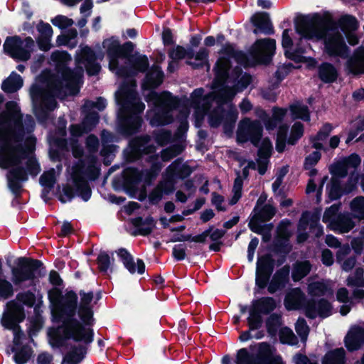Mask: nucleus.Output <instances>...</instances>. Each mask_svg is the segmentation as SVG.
I'll list each match as a JSON object with an SVG mask.
<instances>
[{
	"mask_svg": "<svg viewBox=\"0 0 364 364\" xmlns=\"http://www.w3.org/2000/svg\"><path fill=\"white\" fill-rule=\"evenodd\" d=\"M220 56L214 67L215 80L213 82V92L204 95L203 88L196 89L190 100H178L169 92L157 93L150 90L159 86L163 80L164 74L161 68L153 65L146 74L142 87L146 102L151 109L146 117L153 127L168 124L173 121V112H178L180 126L178 134L188 130L187 117L189 110L187 106L194 109L195 126L200 127L206 114L210 127H218L223 124L225 132H231L238 118V112L231 103L238 92L247 87L252 77L242 73L240 67L230 68L232 59H237L240 54L232 45L227 43L220 50Z\"/></svg>",
	"mask_w": 364,
	"mask_h": 364,
	"instance_id": "obj_1",
	"label": "nucleus"
},
{
	"mask_svg": "<svg viewBox=\"0 0 364 364\" xmlns=\"http://www.w3.org/2000/svg\"><path fill=\"white\" fill-rule=\"evenodd\" d=\"M80 301L77 307V295L73 291L63 294L57 288L48 291L53 316L62 324L50 337L53 347L64 348L66 351L62 364H78L85 358L83 344L93 341V331L90 326L93 321V292H79Z\"/></svg>",
	"mask_w": 364,
	"mask_h": 364,
	"instance_id": "obj_2",
	"label": "nucleus"
},
{
	"mask_svg": "<svg viewBox=\"0 0 364 364\" xmlns=\"http://www.w3.org/2000/svg\"><path fill=\"white\" fill-rule=\"evenodd\" d=\"M50 60L55 66L56 76L52 77L46 85L35 83L30 89L34 113L41 122H45L48 112L57 107L55 97L63 99L76 95L82 82L83 68L69 70L67 65L72 58L67 52H53Z\"/></svg>",
	"mask_w": 364,
	"mask_h": 364,
	"instance_id": "obj_3",
	"label": "nucleus"
},
{
	"mask_svg": "<svg viewBox=\"0 0 364 364\" xmlns=\"http://www.w3.org/2000/svg\"><path fill=\"white\" fill-rule=\"evenodd\" d=\"M296 31L301 36L296 46L293 44L289 29H285L282 33V46L284 54L289 59L295 62H307L309 68L316 66L315 59H307L302 55L308 48L303 45L304 40L313 42L322 41L323 51L330 57L346 58L348 55V47L346 43L342 31L337 26H330L323 22L304 19L296 25Z\"/></svg>",
	"mask_w": 364,
	"mask_h": 364,
	"instance_id": "obj_4",
	"label": "nucleus"
},
{
	"mask_svg": "<svg viewBox=\"0 0 364 364\" xmlns=\"http://www.w3.org/2000/svg\"><path fill=\"white\" fill-rule=\"evenodd\" d=\"M135 90V82L129 79L115 93L119 105L118 118L127 134H132L139 129L142 122L140 114L145 109V105L137 97Z\"/></svg>",
	"mask_w": 364,
	"mask_h": 364,
	"instance_id": "obj_5",
	"label": "nucleus"
},
{
	"mask_svg": "<svg viewBox=\"0 0 364 364\" xmlns=\"http://www.w3.org/2000/svg\"><path fill=\"white\" fill-rule=\"evenodd\" d=\"M86 145L90 154L80 160V164L73 167L71 173L77 196L84 201H87L92 195V191L84 178L95 181L100 175V166L97 158L93 154L98 148V139L90 135L86 139Z\"/></svg>",
	"mask_w": 364,
	"mask_h": 364,
	"instance_id": "obj_6",
	"label": "nucleus"
},
{
	"mask_svg": "<svg viewBox=\"0 0 364 364\" xmlns=\"http://www.w3.org/2000/svg\"><path fill=\"white\" fill-rule=\"evenodd\" d=\"M150 140L149 136H144L132 140L129 144L131 152L135 155L132 160L137 159L140 155H149L146 160L150 162L151 168L147 173L146 181L151 180L156 176L162 168L161 161H168L180 154L184 149L183 142L180 141L164 149L159 156L158 154H152L155 153L156 147L149 145Z\"/></svg>",
	"mask_w": 364,
	"mask_h": 364,
	"instance_id": "obj_7",
	"label": "nucleus"
},
{
	"mask_svg": "<svg viewBox=\"0 0 364 364\" xmlns=\"http://www.w3.org/2000/svg\"><path fill=\"white\" fill-rule=\"evenodd\" d=\"M284 306L288 310L304 308L306 316L310 318H315L317 316L326 318L332 314V306L325 299L306 302L305 294L299 288L292 289L287 294Z\"/></svg>",
	"mask_w": 364,
	"mask_h": 364,
	"instance_id": "obj_8",
	"label": "nucleus"
},
{
	"mask_svg": "<svg viewBox=\"0 0 364 364\" xmlns=\"http://www.w3.org/2000/svg\"><path fill=\"white\" fill-rule=\"evenodd\" d=\"M107 105L106 100L99 97L95 102L87 100L82 107V112L85 117L81 125H72L70 127L71 140L74 143L71 145L73 154L75 158H80L82 156V149L76 142L75 139L80 136L82 134L88 132L94 128L99 122V114L92 111L97 109L98 111L103 110Z\"/></svg>",
	"mask_w": 364,
	"mask_h": 364,
	"instance_id": "obj_9",
	"label": "nucleus"
},
{
	"mask_svg": "<svg viewBox=\"0 0 364 364\" xmlns=\"http://www.w3.org/2000/svg\"><path fill=\"white\" fill-rule=\"evenodd\" d=\"M193 169L180 159L173 161L166 170L163 181L151 193L150 200L153 203L159 201L164 194L168 195L174 190V180L184 178L191 175Z\"/></svg>",
	"mask_w": 364,
	"mask_h": 364,
	"instance_id": "obj_10",
	"label": "nucleus"
},
{
	"mask_svg": "<svg viewBox=\"0 0 364 364\" xmlns=\"http://www.w3.org/2000/svg\"><path fill=\"white\" fill-rule=\"evenodd\" d=\"M16 266L11 267V281L16 286H20L28 282L29 286H33L39 278L45 275L41 262L19 257L16 262Z\"/></svg>",
	"mask_w": 364,
	"mask_h": 364,
	"instance_id": "obj_11",
	"label": "nucleus"
},
{
	"mask_svg": "<svg viewBox=\"0 0 364 364\" xmlns=\"http://www.w3.org/2000/svg\"><path fill=\"white\" fill-rule=\"evenodd\" d=\"M287 113V109L274 107L272 109V117H268L267 113L262 110L257 111V115L263 121L265 128L270 132L278 128L276 139V149L278 152L284 150L289 127L284 123Z\"/></svg>",
	"mask_w": 364,
	"mask_h": 364,
	"instance_id": "obj_12",
	"label": "nucleus"
},
{
	"mask_svg": "<svg viewBox=\"0 0 364 364\" xmlns=\"http://www.w3.org/2000/svg\"><path fill=\"white\" fill-rule=\"evenodd\" d=\"M264 200L260 197L252 211V216L249 222L248 226L250 230L257 234L263 235V240L267 241L270 237V231L272 225H262V223L268 221L275 215V208L271 205H262Z\"/></svg>",
	"mask_w": 364,
	"mask_h": 364,
	"instance_id": "obj_13",
	"label": "nucleus"
},
{
	"mask_svg": "<svg viewBox=\"0 0 364 364\" xmlns=\"http://www.w3.org/2000/svg\"><path fill=\"white\" fill-rule=\"evenodd\" d=\"M340 208V204H333L328 208L323 213L322 220L331 230L347 233L355 226V223L350 213H339Z\"/></svg>",
	"mask_w": 364,
	"mask_h": 364,
	"instance_id": "obj_14",
	"label": "nucleus"
},
{
	"mask_svg": "<svg viewBox=\"0 0 364 364\" xmlns=\"http://www.w3.org/2000/svg\"><path fill=\"white\" fill-rule=\"evenodd\" d=\"M35 48L31 37L21 39L19 36L9 37L4 44V51L16 60L26 61Z\"/></svg>",
	"mask_w": 364,
	"mask_h": 364,
	"instance_id": "obj_15",
	"label": "nucleus"
},
{
	"mask_svg": "<svg viewBox=\"0 0 364 364\" xmlns=\"http://www.w3.org/2000/svg\"><path fill=\"white\" fill-rule=\"evenodd\" d=\"M131 42L126 43L121 46L119 40L116 37H110L105 39L102 42V47L106 50L109 59V69L115 75H119L122 72V68L119 67L122 60L127 59L126 54L127 51L124 50V46H132Z\"/></svg>",
	"mask_w": 364,
	"mask_h": 364,
	"instance_id": "obj_16",
	"label": "nucleus"
},
{
	"mask_svg": "<svg viewBox=\"0 0 364 364\" xmlns=\"http://www.w3.org/2000/svg\"><path fill=\"white\" fill-rule=\"evenodd\" d=\"M263 128L258 120L245 118L241 120L237 131V139L240 143L250 141L255 146H259L262 135Z\"/></svg>",
	"mask_w": 364,
	"mask_h": 364,
	"instance_id": "obj_17",
	"label": "nucleus"
},
{
	"mask_svg": "<svg viewBox=\"0 0 364 364\" xmlns=\"http://www.w3.org/2000/svg\"><path fill=\"white\" fill-rule=\"evenodd\" d=\"M127 59L122 60L119 67L122 68V72L119 75H116L118 77L129 78L139 72H145L149 67V60L145 55L135 53L130 55L129 52L126 54Z\"/></svg>",
	"mask_w": 364,
	"mask_h": 364,
	"instance_id": "obj_18",
	"label": "nucleus"
},
{
	"mask_svg": "<svg viewBox=\"0 0 364 364\" xmlns=\"http://www.w3.org/2000/svg\"><path fill=\"white\" fill-rule=\"evenodd\" d=\"M360 163L361 159L357 154H352L334 162L329 168L332 179L338 181V178L346 177L351 168L353 171L350 173L354 171L358 173L356 169Z\"/></svg>",
	"mask_w": 364,
	"mask_h": 364,
	"instance_id": "obj_19",
	"label": "nucleus"
},
{
	"mask_svg": "<svg viewBox=\"0 0 364 364\" xmlns=\"http://www.w3.org/2000/svg\"><path fill=\"white\" fill-rule=\"evenodd\" d=\"M272 151V144L270 140L267 138L264 139L259 146L257 161H249L243 169V174L247 176V168L257 169L259 174H264L267 169L269 159L271 156Z\"/></svg>",
	"mask_w": 364,
	"mask_h": 364,
	"instance_id": "obj_20",
	"label": "nucleus"
},
{
	"mask_svg": "<svg viewBox=\"0 0 364 364\" xmlns=\"http://www.w3.org/2000/svg\"><path fill=\"white\" fill-rule=\"evenodd\" d=\"M276 48L274 39L265 38L257 41L252 47L251 54L258 63H267Z\"/></svg>",
	"mask_w": 364,
	"mask_h": 364,
	"instance_id": "obj_21",
	"label": "nucleus"
},
{
	"mask_svg": "<svg viewBox=\"0 0 364 364\" xmlns=\"http://www.w3.org/2000/svg\"><path fill=\"white\" fill-rule=\"evenodd\" d=\"M21 332L14 331L12 346L7 350L8 353H14L13 359L16 364L26 363L32 356L33 351L28 345H23L21 342Z\"/></svg>",
	"mask_w": 364,
	"mask_h": 364,
	"instance_id": "obj_22",
	"label": "nucleus"
},
{
	"mask_svg": "<svg viewBox=\"0 0 364 364\" xmlns=\"http://www.w3.org/2000/svg\"><path fill=\"white\" fill-rule=\"evenodd\" d=\"M359 181L358 173H350L348 181L343 186H340L338 181L331 179V184L328 189V197L331 200L339 198L343 194L352 192L355 188Z\"/></svg>",
	"mask_w": 364,
	"mask_h": 364,
	"instance_id": "obj_23",
	"label": "nucleus"
},
{
	"mask_svg": "<svg viewBox=\"0 0 364 364\" xmlns=\"http://www.w3.org/2000/svg\"><path fill=\"white\" fill-rule=\"evenodd\" d=\"M321 211L316 210L313 213L305 212L302 214L299 223V229L306 230L309 225V228L314 233L316 237H319L323 233V226L319 224Z\"/></svg>",
	"mask_w": 364,
	"mask_h": 364,
	"instance_id": "obj_24",
	"label": "nucleus"
},
{
	"mask_svg": "<svg viewBox=\"0 0 364 364\" xmlns=\"http://www.w3.org/2000/svg\"><path fill=\"white\" fill-rule=\"evenodd\" d=\"M96 57L92 50L85 46L81 48L80 55L77 59L78 65H83L89 75H97L100 70V65L96 63Z\"/></svg>",
	"mask_w": 364,
	"mask_h": 364,
	"instance_id": "obj_25",
	"label": "nucleus"
},
{
	"mask_svg": "<svg viewBox=\"0 0 364 364\" xmlns=\"http://www.w3.org/2000/svg\"><path fill=\"white\" fill-rule=\"evenodd\" d=\"M307 291L312 297L333 296V283L330 280L314 281L312 278H309Z\"/></svg>",
	"mask_w": 364,
	"mask_h": 364,
	"instance_id": "obj_26",
	"label": "nucleus"
},
{
	"mask_svg": "<svg viewBox=\"0 0 364 364\" xmlns=\"http://www.w3.org/2000/svg\"><path fill=\"white\" fill-rule=\"evenodd\" d=\"M117 253L124 267L130 274H133L138 273L139 274H142L144 272L145 264L141 259H138L136 260V264H135L132 255L124 248L119 249Z\"/></svg>",
	"mask_w": 364,
	"mask_h": 364,
	"instance_id": "obj_27",
	"label": "nucleus"
},
{
	"mask_svg": "<svg viewBox=\"0 0 364 364\" xmlns=\"http://www.w3.org/2000/svg\"><path fill=\"white\" fill-rule=\"evenodd\" d=\"M7 311L3 314L1 323L8 328L13 329L14 331L17 330L14 328L16 321L18 319L19 316L22 315V308L15 301H9L7 305ZM18 332H19L18 331Z\"/></svg>",
	"mask_w": 364,
	"mask_h": 364,
	"instance_id": "obj_28",
	"label": "nucleus"
},
{
	"mask_svg": "<svg viewBox=\"0 0 364 364\" xmlns=\"http://www.w3.org/2000/svg\"><path fill=\"white\" fill-rule=\"evenodd\" d=\"M289 280V267L285 265L278 269L270 280L267 289L270 294H273L278 290L285 287Z\"/></svg>",
	"mask_w": 364,
	"mask_h": 364,
	"instance_id": "obj_29",
	"label": "nucleus"
},
{
	"mask_svg": "<svg viewBox=\"0 0 364 364\" xmlns=\"http://www.w3.org/2000/svg\"><path fill=\"white\" fill-rule=\"evenodd\" d=\"M251 22L255 27L253 32L255 34L263 33L264 34L273 33V27L268 14L264 12L255 13L251 17Z\"/></svg>",
	"mask_w": 364,
	"mask_h": 364,
	"instance_id": "obj_30",
	"label": "nucleus"
},
{
	"mask_svg": "<svg viewBox=\"0 0 364 364\" xmlns=\"http://www.w3.org/2000/svg\"><path fill=\"white\" fill-rule=\"evenodd\" d=\"M346 69L352 74L364 73V48H358L346 64Z\"/></svg>",
	"mask_w": 364,
	"mask_h": 364,
	"instance_id": "obj_31",
	"label": "nucleus"
},
{
	"mask_svg": "<svg viewBox=\"0 0 364 364\" xmlns=\"http://www.w3.org/2000/svg\"><path fill=\"white\" fill-rule=\"evenodd\" d=\"M362 343H364V328H351L345 338L346 348L349 350H355L358 349Z\"/></svg>",
	"mask_w": 364,
	"mask_h": 364,
	"instance_id": "obj_32",
	"label": "nucleus"
},
{
	"mask_svg": "<svg viewBox=\"0 0 364 364\" xmlns=\"http://www.w3.org/2000/svg\"><path fill=\"white\" fill-rule=\"evenodd\" d=\"M275 348L266 342H262L257 345V353L255 355L257 364H271L275 354Z\"/></svg>",
	"mask_w": 364,
	"mask_h": 364,
	"instance_id": "obj_33",
	"label": "nucleus"
},
{
	"mask_svg": "<svg viewBox=\"0 0 364 364\" xmlns=\"http://www.w3.org/2000/svg\"><path fill=\"white\" fill-rule=\"evenodd\" d=\"M350 252L351 249L349 245H344L341 247L337 252V262L345 272L350 271L356 263V259L354 256L348 257Z\"/></svg>",
	"mask_w": 364,
	"mask_h": 364,
	"instance_id": "obj_34",
	"label": "nucleus"
},
{
	"mask_svg": "<svg viewBox=\"0 0 364 364\" xmlns=\"http://www.w3.org/2000/svg\"><path fill=\"white\" fill-rule=\"evenodd\" d=\"M23 84L22 77L16 72H12L2 82L1 88L5 92L12 93L21 89Z\"/></svg>",
	"mask_w": 364,
	"mask_h": 364,
	"instance_id": "obj_35",
	"label": "nucleus"
},
{
	"mask_svg": "<svg viewBox=\"0 0 364 364\" xmlns=\"http://www.w3.org/2000/svg\"><path fill=\"white\" fill-rule=\"evenodd\" d=\"M132 224L140 235H147L153 230L156 223L151 217H148L145 220L141 218H134L132 220Z\"/></svg>",
	"mask_w": 364,
	"mask_h": 364,
	"instance_id": "obj_36",
	"label": "nucleus"
},
{
	"mask_svg": "<svg viewBox=\"0 0 364 364\" xmlns=\"http://www.w3.org/2000/svg\"><path fill=\"white\" fill-rule=\"evenodd\" d=\"M311 265L309 261H298L293 265L291 277L294 282H299L311 271Z\"/></svg>",
	"mask_w": 364,
	"mask_h": 364,
	"instance_id": "obj_37",
	"label": "nucleus"
},
{
	"mask_svg": "<svg viewBox=\"0 0 364 364\" xmlns=\"http://www.w3.org/2000/svg\"><path fill=\"white\" fill-rule=\"evenodd\" d=\"M289 110L293 119H300L306 122L310 120L309 108L301 102L296 101L290 105Z\"/></svg>",
	"mask_w": 364,
	"mask_h": 364,
	"instance_id": "obj_38",
	"label": "nucleus"
},
{
	"mask_svg": "<svg viewBox=\"0 0 364 364\" xmlns=\"http://www.w3.org/2000/svg\"><path fill=\"white\" fill-rule=\"evenodd\" d=\"M252 306L262 314H268L276 307V302L272 297H263L252 301Z\"/></svg>",
	"mask_w": 364,
	"mask_h": 364,
	"instance_id": "obj_39",
	"label": "nucleus"
},
{
	"mask_svg": "<svg viewBox=\"0 0 364 364\" xmlns=\"http://www.w3.org/2000/svg\"><path fill=\"white\" fill-rule=\"evenodd\" d=\"M318 74L319 77L324 82H332L338 77V72L335 67L328 63H324L319 67Z\"/></svg>",
	"mask_w": 364,
	"mask_h": 364,
	"instance_id": "obj_40",
	"label": "nucleus"
},
{
	"mask_svg": "<svg viewBox=\"0 0 364 364\" xmlns=\"http://www.w3.org/2000/svg\"><path fill=\"white\" fill-rule=\"evenodd\" d=\"M345 350L343 348H337L326 354L322 364H344Z\"/></svg>",
	"mask_w": 364,
	"mask_h": 364,
	"instance_id": "obj_41",
	"label": "nucleus"
},
{
	"mask_svg": "<svg viewBox=\"0 0 364 364\" xmlns=\"http://www.w3.org/2000/svg\"><path fill=\"white\" fill-rule=\"evenodd\" d=\"M350 208L354 218L364 219V197L355 198L350 203Z\"/></svg>",
	"mask_w": 364,
	"mask_h": 364,
	"instance_id": "obj_42",
	"label": "nucleus"
},
{
	"mask_svg": "<svg viewBox=\"0 0 364 364\" xmlns=\"http://www.w3.org/2000/svg\"><path fill=\"white\" fill-rule=\"evenodd\" d=\"M332 129L333 127L330 124H326L325 125H323L322 129L320 130V132L318 133V134L312 141L313 146L316 149H324L323 142L326 141L327 136L331 132Z\"/></svg>",
	"mask_w": 364,
	"mask_h": 364,
	"instance_id": "obj_43",
	"label": "nucleus"
},
{
	"mask_svg": "<svg viewBox=\"0 0 364 364\" xmlns=\"http://www.w3.org/2000/svg\"><path fill=\"white\" fill-rule=\"evenodd\" d=\"M249 316L247 318V323L249 328L251 331L257 329L262 326V320L260 316V312L252 306L249 311Z\"/></svg>",
	"mask_w": 364,
	"mask_h": 364,
	"instance_id": "obj_44",
	"label": "nucleus"
},
{
	"mask_svg": "<svg viewBox=\"0 0 364 364\" xmlns=\"http://www.w3.org/2000/svg\"><path fill=\"white\" fill-rule=\"evenodd\" d=\"M208 51L205 48H201L194 55V60H191L188 61V63L193 68L202 67L204 65H208V69L210 68V65L208 64Z\"/></svg>",
	"mask_w": 364,
	"mask_h": 364,
	"instance_id": "obj_45",
	"label": "nucleus"
},
{
	"mask_svg": "<svg viewBox=\"0 0 364 364\" xmlns=\"http://www.w3.org/2000/svg\"><path fill=\"white\" fill-rule=\"evenodd\" d=\"M56 181V171L51 168L45 171L40 178V183L43 188L51 189L53 188Z\"/></svg>",
	"mask_w": 364,
	"mask_h": 364,
	"instance_id": "obj_46",
	"label": "nucleus"
},
{
	"mask_svg": "<svg viewBox=\"0 0 364 364\" xmlns=\"http://www.w3.org/2000/svg\"><path fill=\"white\" fill-rule=\"evenodd\" d=\"M236 364H257L256 357L250 354L247 348H241L237 352Z\"/></svg>",
	"mask_w": 364,
	"mask_h": 364,
	"instance_id": "obj_47",
	"label": "nucleus"
},
{
	"mask_svg": "<svg viewBox=\"0 0 364 364\" xmlns=\"http://www.w3.org/2000/svg\"><path fill=\"white\" fill-rule=\"evenodd\" d=\"M273 269V261L269 257L265 256L258 259L256 271L271 274Z\"/></svg>",
	"mask_w": 364,
	"mask_h": 364,
	"instance_id": "obj_48",
	"label": "nucleus"
},
{
	"mask_svg": "<svg viewBox=\"0 0 364 364\" xmlns=\"http://www.w3.org/2000/svg\"><path fill=\"white\" fill-rule=\"evenodd\" d=\"M364 269L358 267L355 269L354 275L349 276L347 279L348 287H364Z\"/></svg>",
	"mask_w": 364,
	"mask_h": 364,
	"instance_id": "obj_49",
	"label": "nucleus"
},
{
	"mask_svg": "<svg viewBox=\"0 0 364 364\" xmlns=\"http://www.w3.org/2000/svg\"><path fill=\"white\" fill-rule=\"evenodd\" d=\"M364 129V119L361 117L357 118L351 122V130L348 133V136L346 141V144L350 143L357 136L359 132Z\"/></svg>",
	"mask_w": 364,
	"mask_h": 364,
	"instance_id": "obj_50",
	"label": "nucleus"
},
{
	"mask_svg": "<svg viewBox=\"0 0 364 364\" xmlns=\"http://www.w3.org/2000/svg\"><path fill=\"white\" fill-rule=\"evenodd\" d=\"M304 134V127L301 123L295 122L291 127L289 137L287 142L289 144H294Z\"/></svg>",
	"mask_w": 364,
	"mask_h": 364,
	"instance_id": "obj_51",
	"label": "nucleus"
},
{
	"mask_svg": "<svg viewBox=\"0 0 364 364\" xmlns=\"http://www.w3.org/2000/svg\"><path fill=\"white\" fill-rule=\"evenodd\" d=\"M297 334L300 336L302 342L305 343L309 333V328L304 318H299L295 325Z\"/></svg>",
	"mask_w": 364,
	"mask_h": 364,
	"instance_id": "obj_52",
	"label": "nucleus"
},
{
	"mask_svg": "<svg viewBox=\"0 0 364 364\" xmlns=\"http://www.w3.org/2000/svg\"><path fill=\"white\" fill-rule=\"evenodd\" d=\"M279 326L280 317L277 314H272L266 321L267 332L271 336L276 335Z\"/></svg>",
	"mask_w": 364,
	"mask_h": 364,
	"instance_id": "obj_53",
	"label": "nucleus"
},
{
	"mask_svg": "<svg viewBox=\"0 0 364 364\" xmlns=\"http://www.w3.org/2000/svg\"><path fill=\"white\" fill-rule=\"evenodd\" d=\"M280 341L282 343L289 345H295L297 341V338L293 331L289 328H283L279 332Z\"/></svg>",
	"mask_w": 364,
	"mask_h": 364,
	"instance_id": "obj_54",
	"label": "nucleus"
},
{
	"mask_svg": "<svg viewBox=\"0 0 364 364\" xmlns=\"http://www.w3.org/2000/svg\"><path fill=\"white\" fill-rule=\"evenodd\" d=\"M320 159L321 154L318 151H314L312 154H309L308 156L306 157L304 162V168L306 169L311 170V176L316 174V171L315 169H311V168L317 164Z\"/></svg>",
	"mask_w": 364,
	"mask_h": 364,
	"instance_id": "obj_55",
	"label": "nucleus"
},
{
	"mask_svg": "<svg viewBox=\"0 0 364 364\" xmlns=\"http://www.w3.org/2000/svg\"><path fill=\"white\" fill-rule=\"evenodd\" d=\"M340 24L343 30L355 31L358 28V21L356 18L350 15H346L341 18Z\"/></svg>",
	"mask_w": 364,
	"mask_h": 364,
	"instance_id": "obj_56",
	"label": "nucleus"
},
{
	"mask_svg": "<svg viewBox=\"0 0 364 364\" xmlns=\"http://www.w3.org/2000/svg\"><path fill=\"white\" fill-rule=\"evenodd\" d=\"M51 23L60 29H65L73 25V19L63 15H58L51 20Z\"/></svg>",
	"mask_w": 364,
	"mask_h": 364,
	"instance_id": "obj_57",
	"label": "nucleus"
},
{
	"mask_svg": "<svg viewBox=\"0 0 364 364\" xmlns=\"http://www.w3.org/2000/svg\"><path fill=\"white\" fill-rule=\"evenodd\" d=\"M155 139L159 146H164L171 139V134L165 129H160L155 133Z\"/></svg>",
	"mask_w": 364,
	"mask_h": 364,
	"instance_id": "obj_58",
	"label": "nucleus"
},
{
	"mask_svg": "<svg viewBox=\"0 0 364 364\" xmlns=\"http://www.w3.org/2000/svg\"><path fill=\"white\" fill-rule=\"evenodd\" d=\"M291 225V222L289 220H283L281 221L278 226V234L284 237L288 238L292 235V232L289 230V227Z\"/></svg>",
	"mask_w": 364,
	"mask_h": 364,
	"instance_id": "obj_59",
	"label": "nucleus"
},
{
	"mask_svg": "<svg viewBox=\"0 0 364 364\" xmlns=\"http://www.w3.org/2000/svg\"><path fill=\"white\" fill-rule=\"evenodd\" d=\"M97 263L101 271L107 272L110 266V258L105 252H102L97 257Z\"/></svg>",
	"mask_w": 364,
	"mask_h": 364,
	"instance_id": "obj_60",
	"label": "nucleus"
},
{
	"mask_svg": "<svg viewBox=\"0 0 364 364\" xmlns=\"http://www.w3.org/2000/svg\"><path fill=\"white\" fill-rule=\"evenodd\" d=\"M17 299L27 306H32L35 301V296L30 291L20 293L17 295Z\"/></svg>",
	"mask_w": 364,
	"mask_h": 364,
	"instance_id": "obj_61",
	"label": "nucleus"
},
{
	"mask_svg": "<svg viewBox=\"0 0 364 364\" xmlns=\"http://www.w3.org/2000/svg\"><path fill=\"white\" fill-rule=\"evenodd\" d=\"M271 274L256 271L255 284L259 289H264Z\"/></svg>",
	"mask_w": 364,
	"mask_h": 364,
	"instance_id": "obj_62",
	"label": "nucleus"
},
{
	"mask_svg": "<svg viewBox=\"0 0 364 364\" xmlns=\"http://www.w3.org/2000/svg\"><path fill=\"white\" fill-rule=\"evenodd\" d=\"M360 237L354 238L351 242L352 248L356 254H361L363 252V242L364 239V226L360 230Z\"/></svg>",
	"mask_w": 364,
	"mask_h": 364,
	"instance_id": "obj_63",
	"label": "nucleus"
},
{
	"mask_svg": "<svg viewBox=\"0 0 364 364\" xmlns=\"http://www.w3.org/2000/svg\"><path fill=\"white\" fill-rule=\"evenodd\" d=\"M52 36H38L37 43L41 50L47 51L51 48Z\"/></svg>",
	"mask_w": 364,
	"mask_h": 364,
	"instance_id": "obj_64",
	"label": "nucleus"
}]
</instances>
